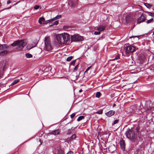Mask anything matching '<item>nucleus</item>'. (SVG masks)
<instances>
[{
  "instance_id": "40",
  "label": "nucleus",
  "mask_w": 154,
  "mask_h": 154,
  "mask_svg": "<svg viewBox=\"0 0 154 154\" xmlns=\"http://www.w3.org/2000/svg\"><path fill=\"white\" fill-rule=\"evenodd\" d=\"M91 66H89V67H88L87 69H86V70L85 71V72H86V71H88V70L89 69L91 68Z\"/></svg>"
},
{
  "instance_id": "31",
  "label": "nucleus",
  "mask_w": 154,
  "mask_h": 154,
  "mask_svg": "<svg viewBox=\"0 0 154 154\" xmlns=\"http://www.w3.org/2000/svg\"><path fill=\"white\" fill-rule=\"evenodd\" d=\"M78 65H76V66H75L74 68V72H75L76 71L77 69H78Z\"/></svg>"
},
{
  "instance_id": "30",
  "label": "nucleus",
  "mask_w": 154,
  "mask_h": 154,
  "mask_svg": "<svg viewBox=\"0 0 154 154\" xmlns=\"http://www.w3.org/2000/svg\"><path fill=\"white\" fill-rule=\"evenodd\" d=\"M58 23V20H57L54 22L53 25H57Z\"/></svg>"
},
{
  "instance_id": "49",
  "label": "nucleus",
  "mask_w": 154,
  "mask_h": 154,
  "mask_svg": "<svg viewBox=\"0 0 154 154\" xmlns=\"http://www.w3.org/2000/svg\"><path fill=\"white\" fill-rule=\"evenodd\" d=\"M11 7V6L10 7L8 8L7 9H9V8H10Z\"/></svg>"
},
{
  "instance_id": "37",
  "label": "nucleus",
  "mask_w": 154,
  "mask_h": 154,
  "mask_svg": "<svg viewBox=\"0 0 154 154\" xmlns=\"http://www.w3.org/2000/svg\"><path fill=\"white\" fill-rule=\"evenodd\" d=\"M66 154H73V152L72 151L69 152Z\"/></svg>"
},
{
  "instance_id": "26",
  "label": "nucleus",
  "mask_w": 154,
  "mask_h": 154,
  "mask_svg": "<svg viewBox=\"0 0 154 154\" xmlns=\"http://www.w3.org/2000/svg\"><path fill=\"white\" fill-rule=\"evenodd\" d=\"M61 15H58L57 16H56V17H55V18L56 19H58L60 18H61Z\"/></svg>"
},
{
  "instance_id": "15",
  "label": "nucleus",
  "mask_w": 154,
  "mask_h": 154,
  "mask_svg": "<svg viewBox=\"0 0 154 154\" xmlns=\"http://www.w3.org/2000/svg\"><path fill=\"white\" fill-rule=\"evenodd\" d=\"M45 20V18L43 17H41L39 18L38 20V22L40 24H41L42 23V22H44Z\"/></svg>"
},
{
  "instance_id": "13",
  "label": "nucleus",
  "mask_w": 154,
  "mask_h": 154,
  "mask_svg": "<svg viewBox=\"0 0 154 154\" xmlns=\"http://www.w3.org/2000/svg\"><path fill=\"white\" fill-rule=\"evenodd\" d=\"M125 19L127 22H129L131 20V18L129 15H127Z\"/></svg>"
},
{
  "instance_id": "22",
  "label": "nucleus",
  "mask_w": 154,
  "mask_h": 154,
  "mask_svg": "<svg viewBox=\"0 0 154 154\" xmlns=\"http://www.w3.org/2000/svg\"><path fill=\"white\" fill-rule=\"evenodd\" d=\"M147 13L151 17H153L154 16V13H152L150 12H147Z\"/></svg>"
},
{
  "instance_id": "19",
  "label": "nucleus",
  "mask_w": 154,
  "mask_h": 154,
  "mask_svg": "<svg viewBox=\"0 0 154 154\" xmlns=\"http://www.w3.org/2000/svg\"><path fill=\"white\" fill-rule=\"evenodd\" d=\"M34 46H33L32 45H28L27 46V48L28 49H30L32 48H33Z\"/></svg>"
},
{
  "instance_id": "5",
  "label": "nucleus",
  "mask_w": 154,
  "mask_h": 154,
  "mask_svg": "<svg viewBox=\"0 0 154 154\" xmlns=\"http://www.w3.org/2000/svg\"><path fill=\"white\" fill-rule=\"evenodd\" d=\"M44 49L49 51L52 49V47L50 41L48 39H46L45 41Z\"/></svg>"
},
{
  "instance_id": "42",
  "label": "nucleus",
  "mask_w": 154,
  "mask_h": 154,
  "mask_svg": "<svg viewBox=\"0 0 154 154\" xmlns=\"http://www.w3.org/2000/svg\"><path fill=\"white\" fill-rule=\"evenodd\" d=\"M139 128L138 127H137L136 128V130L137 131V132H139Z\"/></svg>"
},
{
  "instance_id": "9",
  "label": "nucleus",
  "mask_w": 154,
  "mask_h": 154,
  "mask_svg": "<svg viewBox=\"0 0 154 154\" xmlns=\"http://www.w3.org/2000/svg\"><path fill=\"white\" fill-rule=\"evenodd\" d=\"M120 146L123 151L125 150V141L123 140H122L120 141Z\"/></svg>"
},
{
  "instance_id": "4",
  "label": "nucleus",
  "mask_w": 154,
  "mask_h": 154,
  "mask_svg": "<svg viewBox=\"0 0 154 154\" xmlns=\"http://www.w3.org/2000/svg\"><path fill=\"white\" fill-rule=\"evenodd\" d=\"M71 39L72 41L77 42L83 40V38L78 34H74L71 36Z\"/></svg>"
},
{
  "instance_id": "51",
  "label": "nucleus",
  "mask_w": 154,
  "mask_h": 154,
  "mask_svg": "<svg viewBox=\"0 0 154 154\" xmlns=\"http://www.w3.org/2000/svg\"><path fill=\"white\" fill-rule=\"evenodd\" d=\"M52 25H50V26H51Z\"/></svg>"
},
{
  "instance_id": "50",
  "label": "nucleus",
  "mask_w": 154,
  "mask_h": 154,
  "mask_svg": "<svg viewBox=\"0 0 154 154\" xmlns=\"http://www.w3.org/2000/svg\"><path fill=\"white\" fill-rule=\"evenodd\" d=\"M153 35H154V32L153 33Z\"/></svg>"
},
{
  "instance_id": "12",
  "label": "nucleus",
  "mask_w": 154,
  "mask_h": 154,
  "mask_svg": "<svg viewBox=\"0 0 154 154\" xmlns=\"http://www.w3.org/2000/svg\"><path fill=\"white\" fill-rule=\"evenodd\" d=\"M60 132V130L59 129H57L56 130L52 131L50 133L51 134H53L54 135H57Z\"/></svg>"
},
{
  "instance_id": "14",
  "label": "nucleus",
  "mask_w": 154,
  "mask_h": 154,
  "mask_svg": "<svg viewBox=\"0 0 154 154\" xmlns=\"http://www.w3.org/2000/svg\"><path fill=\"white\" fill-rule=\"evenodd\" d=\"M7 47L6 45H1L0 44V49L2 50L7 49Z\"/></svg>"
},
{
  "instance_id": "8",
  "label": "nucleus",
  "mask_w": 154,
  "mask_h": 154,
  "mask_svg": "<svg viewBox=\"0 0 154 154\" xmlns=\"http://www.w3.org/2000/svg\"><path fill=\"white\" fill-rule=\"evenodd\" d=\"M152 104L150 102H147L146 103V106H145L146 109V110H151L152 108Z\"/></svg>"
},
{
  "instance_id": "33",
  "label": "nucleus",
  "mask_w": 154,
  "mask_h": 154,
  "mask_svg": "<svg viewBox=\"0 0 154 154\" xmlns=\"http://www.w3.org/2000/svg\"><path fill=\"white\" fill-rule=\"evenodd\" d=\"M76 60H75L72 61L71 63V64L74 66Z\"/></svg>"
},
{
  "instance_id": "39",
  "label": "nucleus",
  "mask_w": 154,
  "mask_h": 154,
  "mask_svg": "<svg viewBox=\"0 0 154 154\" xmlns=\"http://www.w3.org/2000/svg\"><path fill=\"white\" fill-rule=\"evenodd\" d=\"M137 37V36H130V38H135V37Z\"/></svg>"
},
{
  "instance_id": "6",
  "label": "nucleus",
  "mask_w": 154,
  "mask_h": 154,
  "mask_svg": "<svg viewBox=\"0 0 154 154\" xmlns=\"http://www.w3.org/2000/svg\"><path fill=\"white\" fill-rule=\"evenodd\" d=\"M136 48L132 45L129 46L125 48V52L126 53H132L135 51Z\"/></svg>"
},
{
  "instance_id": "41",
  "label": "nucleus",
  "mask_w": 154,
  "mask_h": 154,
  "mask_svg": "<svg viewBox=\"0 0 154 154\" xmlns=\"http://www.w3.org/2000/svg\"><path fill=\"white\" fill-rule=\"evenodd\" d=\"M11 2L10 0H9L7 2V3L8 4L10 3Z\"/></svg>"
},
{
  "instance_id": "20",
  "label": "nucleus",
  "mask_w": 154,
  "mask_h": 154,
  "mask_svg": "<svg viewBox=\"0 0 154 154\" xmlns=\"http://www.w3.org/2000/svg\"><path fill=\"white\" fill-rule=\"evenodd\" d=\"M103 113V110L100 109L99 110L96 112V113L99 114H101Z\"/></svg>"
},
{
  "instance_id": "17",
  "label": "nucleus",
  "mask_w": 154,
  "mask_h": 154,
  "mask_svg": "<svg viewBox=\"0 0 154 154\" xmlns=\"http://www.w3.org/2000/svg\"><path fill=\"white\" fill-rule=\"evenodd\" d=\"M19 82V79H17L14 80V82L11 84V85H14L17 83H18Z\"/></svg>"
},
{
  "instance_id": "45",
  "label": "nucleus",
  "mask_w": 154,
  "mask_h": 154,
  "mask_svg": "<svg viewBox=\"0 0 154 154\" xmlns=\"http://www.w3.org/2000/svg\"><path fill=\"white\" fill-rule=\"evenodd\" d=\"M47 20L48 22L51 21V20Z\"/></svg>"
},
{
  "instance_id": "36",
  "label": "nucleus",
  "mask_w": 154,
  "mask_h": 154,
  "mask_svg": "<svg viewBox=\"0 0 154 154\" xmlns=\"http://www.w3.org/2000/svg\"><path fill=\"white\" fill-rule=\"evenodd\" d=\"M71 6L72 7H74L75 6V3L72 2H71Z\"/></svg>"
},
{
  "instance_id": "27",
  "label": "nucleus",
  "mask_w": 154,
  "mask_h": 154,
  "mask_svg": "<svg viewBox=\"0 0 154 154\" xmlns=\"http://www.w3.org/2000/svg\"><path fill=\"white\" fill-rule=\"evenodd\" d=\"M100 31H95L94 32V34L95 35H100Z\"/></svg>"
},
{
  "instance_id": "55",
  "label": "nucleus",
  "mask_w": 154,
  "mask_h": 154,
  "mask_svg": "<svg viewBox=\"0 0 154 154\" xmlns=\"http://www.w3.org/2000/svg\"><path fill=\"white\" fill-rule=\"evenodd\" d=\"M1 78H2V77H0V79Z\"/></svg>"
},
{
  "instance_id": "29",
  "label": "nucleus",
  "mask_w": 154,
  "mask_h": 154,
  "mask_svg": "<svg viewBox=\"0 0 154 154\" xmlns=\"http://www.w3.org/2000/svg\"><path fill=\"white\" fill-rule=\"evenodd\" d=\"M119 122V120L116 119L113 122V123L112 124V125H114L117 123Z\"/></svg>"
},
{
  "instance_id": "25",
  "label": "nucleus",
  "mask_w": 154,
  "mask_h": 154,
  "mask_svg": "<svg viewBox=\"0 0 154 154\" xmlns=\"http://www.w3.org/2000/svg\"><path fill=\"white\" fill-rule=\"evenodd\" d=\"M153 20V19L152 18H151L149 20H148L146 22V23H149L151 22Z\"/></svg>"
},
{
  "instance_id": "3",
  "label": "nucleus",
  "mask_w": 154,
  "mask_h": 154,
  "mask_svg": "<svg viewBox=\"0 0 154 154\" xmlns=\"http://www.w3.org/2000/svg\"><path fill=\"white\" fill-rule=\"evenodd\" d=\"M125 134L127 137L131 140L134 139L135 137V132L131 128H129L126 131Z\"/></svg>"
},
{
  "instance_id": "54",
  "label": "nucleus",
  "mask_w": 154,
  "mask_h": 154,
  "mask_svg": "<svg viewBox=\"0 0 154 154\" xmlns=\"http://www.w3.org/2000/svg\"><path fill=\"white\" fill-rule=\"evenodd\" d=\"M153 10L154 11V8L153 9Z\"/></svg>"
},
{
  "instance_id": "34",
  "label": "nucleus",
  "mask_w": 154,
  "mask_h": 154,
  "mask_svg": "<svg viewBox=\"0 0 154 154\" xmlns=\"http://www.w3.org/2000/svg\"><path fill=\"white\" fill-rule=\"evenodd\" d=\"M39 8V6L38 5H35V6L34 8L35 9H37Z\"/></svg>"
},
{
  "instance_id": "48",
  "label": "nucleus",
  "mask_w": 154,
  "mask_h": 154,
  "mask_svg": "<svg viewBox=\"0 0 154 154\" xmlns=\"http://www.w3.org/2000/svg\"><path fill=\"white\" fill-rule=\"evenodd\" d=\"M82 91V90H81H81H80L79 91V92H81Z\"/></svg>"
},
{
  "instance_id": "52",
  "label": "nucleus",
  "mask_w": 154,
  "mask_h": 154,
  "mask_svg": "<svg viewBox=\"0 0 154 154\" xmlns=\"http://www.w3.org/2000/svg\"><path fill=\"white\" fill-rule=\"evenodd\" d=\"M115 104H114V105H113V106H115Z\"/></svg>"
},
{
  "instance_id": "11",
  "label": "nucleus",
  "mask_w": 154,
  "mask_h": 154,
  "mask_svg": "<svg viewBox=\"0 0 154 154\" xmlns=\"http://www.w3.org/2000/svg\"><path fill=\"white\" fill-rule=\"evenodd\" d=\"M106 28V27L105 26H100L97 28V30L98 31H100V32H101L104 30Z\"/></svg>"
},
{
  "instance_id": "44",
  "label": "nucleus",
  "mask_w": 154,
  "mask_h": 154,
  "mask_svg": "<svg viewBox=\"0 0 154 154\" xmlns=\"http://www.w3.org/2000/svg\"><path fill=\"white\" fill-rule=\"evenodd\" d=\"M67 26H64L63 27V29H67Z\"/></svg>"
},
{
  "instance_id": "28",
  "label": "nucleus",
  "mask_w": 154,
  "mask_h": 154,
  "mask_svg": "<svg viewBox=\"0 0 154 154\" xmlns=\"http://www.w3.org/2000/svg\"><path fill=\"white\" fill-rule=\"evenodd\" d=\"M101 95V94L100 92H97L96 94V96H100Z\"/></svg>"
},
{
  "instance_id": "43",
  "label": "nucleus",
  "mask_w": 154,
  "mask_h": 154,
  "mask_svg": "<svg viewBox=\"0 0 154 154\" xmlns=\"http://www.w3.org/2000/svg\"><path fill=\"white\" fill-rule=\"evenodd\" d=\"M56 19H55V17L53 18H52V19H50V20H51V21H54L55 20H56Z\"/></svg>"
},
{
  "instance_id": "16",
  "label": "nucleus",
  "mask_w": 154,
  "mask_h": 154,
  "mask_svg": "<svg viewBox=\"0 0 154 154\" xmlns=\"http://www.w3.org/2000/svg\"><path fill=\"white\" fill-rule=\"evenodd\" d=\"M25 55L27 58H30L32 57V56L31 54L28 53L26 54Z\"/></svg>"
},
{
  "instance_id": "35",
  "label": "nucleus",
  "mask_w": 154,
  "mask_h": 154,
  "mask_svg": "<svg viewBox=\"0 0 154 154\" xmlns=\"http://www.w3.org/2000/svg\"><path fill=\"white\" fill-rule=\"evenodd\" d=\"M75 116V113H73L72 115H71L70 116L71 118L72 119Z\"/></svg>"
},
{
  "instance_id": "2",
  "label": "nucleus",
  "mask_w": 154,
  "mask_h": 154,
  "mask_svg": "<svg viewBox=\"0 0 154 154\" xmlns=\"http://www.w3.org/2000/svg\"><path fill=\"white\" fill-rule=\"evenodd\" d=\"M27 44V42L25 40H19L14 42L11 44L12 46L15 47L18 50H21Z\"/></svg>"
},
{
  "instance_id": "18",
  "label": "nucleus",
  "mask_w": 154,
  "mask_h": 154,
  "mask_svg": "<svg viewBox=\"0 0 154 154\" xmlns=\"http://www.w3.org/2000/svg\"><path fill=\"white\" fill-rule=\"evenodd\" d=\"M8 53V52L7 51H4L2 52H1L0 53V55H4L5 54H7Z\"/></svg>"
},
{
  "instance_id": "32",
  "label": "nucleus",
  "mask_w": 154,
  "mask_h": 154,
  "mask_svg": "<svg viewBox=\"0 0 154 154\" xmlns=\"http://www.w3.org/2000/svg\"><path fill=\"white\" fill-rule=\"evenodd\" d=\"M76 138V135L75 134H73L71 137V138L72 139H75Z\"/></svg>"
},
{
  "instance_id": "23",
  "label": "nucleus",
  "mask_w": 154,
  "mask_h": 154,
  "mask_svg": "<svg viewBox=\"0 0 154 154\" xmlns=\"http://www.w3.org/2000/svg\"><path fill=\"white\" fill-rule=\"evenodd\" d=\"M145 5L147 7L149 8H150L152 6V5L147 3L145 4Z\"/></svg>"
},
{
  "instance_id": "21",
  "label": "nucleus",
  "mask_w": 154,
  "mask_h": 154,
  "mask_svg": "<svg viewBox=\"0 0 154 154\" xmlns=\"http://www.w3.org/2000/svg\"><path fill=\"white\" fill-rule=\"evenodd\" d=\"M84 116H80L78 117V118L77 119V121H80L81 120H82V119H83L84 118Z\"/></svg>"
},
{
  "instance_id": "1",
  "label": "nucleus",
  "mask_w": 154,
  "mask_h": 154,
  "mask_svg": "<svg viewBox=\"0 0 154 154\" xmlns=\"http://www.w3.org/2000/svg\"><path fill=\"white\" fill-rule=\"evenodd\" d=\"M70 38L69 35L66 33L58 34L56 36L57 41L60 45L67 44L68 42H70Z\"/></svg>"
},
{
  "instance_id": "24",
  "label": "nucleus",
  "mask_w": 154,
  "mask_h": 154,
  "mask_svg": "<svg viewBox=\"0 0 154 154\" xmlns=\"http://www.w3.org/2000/svg\"><path fill=\"white\" fill-rule=\"evenodd\" d=\"M73 57L72 56H70L67 58L66 61H70L72 59Z\"/></svg>"
},
{
  "instance_id": "46",
  "label": "nucleus",
  "mask_w": 154,
  "mask_h": 154,
  "mask_svg": "<svg viewBox=\"0 0 154 154\" xmlns=\"http://www.w3.org/2000/svg\"><path fill=\"white\" fill-rule=\"evenodd\" d=\"M118 58H119V57H118V56H117V57H116V58H115V59H114H114H118ZM113 60H114V59H113Z\"/></svg>"
},
{
  "instance_id": "47",
  "label": "nucleus",
  "mask_w": 154,
  "mask_h": 154,
  "mask_svg": "<svg viewBox=\"0 0 154 154\" xmlns=\"http://www.w3.org/2000/svg\"><path fill=\"white\" fill-rule=\"evenodd\" d=\"M39 141H40V143H40V144H41L42 143L41 142V139H39Z\"/></svg>"
},
{
  "instance_id": "38",
  "label": "nucleus",
  "mask_w": 154,
  "mask_h": 154,
  "mask_svg": "<svg viewBox=\"0 0 154 154\" xmlns=\"http://www.w3.org/2000/svg\"><path fill=\"white\" fill-rule=\"evenodd\" d=\"M48 23V22L47 20L46 21H44V22L43 23V24H47Z\"/></svg>"
},
{
  "instance_id": "7",
  "label": "nucleus",
  "mask_w": 154,
  "mask_h": 154,
  "mask_svg": "<svg viewBox=\"0 0 154 154\" xmlns=\"http://www.w3.org/2000/svg\"><path fill=\"white\" fill-rule=\"evenodd\" d=\"M146 19V15L145 14H142L138 18L137 20V23H140L142 22H144Z\"/></svg>"
},
{
  "instance_id": "10",
  "label": "nucleus",
  "mask_w": 154,
  "mask_h": 154,
  "mask_svg": "<svg viewBox=\"0 0 154 154\" xmlns=\"http://www.w3.org/2000/svg\"><path fill=\"white\" fill-rule=\"evenodd\" d=\"M115 113V112L113 110H110L107 112L106 114V115L108 117H111L112 115H113Z\"/></svg>"
},
{
  "instance_id": "53",
  "label": "nucleus",
  "mask_w": 154,
  "mask_h": 154,
  "mask_svg": "<svg viewBox=\"0 0 154 154\" xmlns=\"http://www.w3.org/2000/svg\"><path fill=\"white\" fill-rule=\"evenodd\" d=\"M134 83V82H133V83H132V84H133V83Z\"/></svg>"
}]
</instances>
